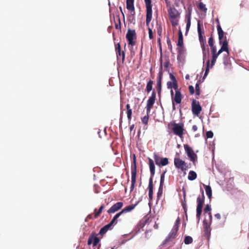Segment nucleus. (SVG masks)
Segmentation results:
<instances>
[{
	"mask_svg": "<svg viewBox=\"0 0 249 249\" xmlns=\"http://www.w3.org/2000/svg\"><path fill=\"white\" fill-rule=\"evenodd\" d=\"M166 172H167V170H165V171H164L163 172V173L161 174V175L160 176V186L163 185L164 181V176H165V174L166 173Z\"/></svg>",
	"mask_w": 249,
	"mask_h": 249,
	"instance_id": "a19ab883",
	"label": "nucleus"
},
{
	"mask_svg": "<svg viewBox=\"0 0 249 249\" xmlns=\"http://www.w3.org/2000/svg\"><path fill=\"white\" fill-rule=\"evenodd\" d=\"M182 207H183V209L184 210L185 213L186 214L187 208V205H186L185 201L184 202L182 203Z\"/></svg>",
	"mask_w": 249,
	"mask_h": 249,
	"instance_id": "6e6d98bb",
	"label": "nucleus"
},
{
	"mask_svg": "<svg viewBox=\"0 0 249 249\" xmlns=\"http://www.w3.org/2000/svg\"><path fill=\"white\" fill-rule=\"evenodd\" d=\"M148 196L150 200L153 198V183L151 178H149L148 185Z\"/></svg>",
	"mask_w": 249,
	"mask_h": 249,
	"instance_id": "5701e85b",
	"label": "nucleus"
},
{
	"mask_svg": "<svg viewBox=\"0 0 249 249\" xmlns=\"http://www.w3.org/2000/svg\"><path fill=\"white\" fill-rule=\"evenodd\" d=\"M131 185L130 187V192H132L135 187L137 177V166H136V159L135 155L133 157V163L131 165Z\"/></svg>",
	"mask_w": 249,
	"mask_h": 249,
	"instance_id": "7ed1b4c3",
	"label": "nucleus"
},
{
	"mask_svg": "<svg viewBox=\"0 0 249 249\" xmlns=\"http://www.w3.org/2000/svg\"><path fill=\"white\" fill-rule=\"evenodd\" d=\"M116 55L118 62L124 63L125 59V53L124 51L116 52Z\"/></svg>",
	"mask_w": 249,
	"mask_h": 249,
	"instance_id": "393cba45",
	"label": "nucleus"
},
{
	"mask_svg": "<svg viewBox=\"0 0 249 249\" xmlns=\"http://www.w3.org/2000/svg\"><path fill=\"white\" fill-rule=\"evenodd\" d=\"M162 190H163V186L160 185L159 191L158 192L157 197L158 198H159L161 196L162 194Z\"/></svg>",
	"mask_w": 249,
	"mask_h": 249,
	"instance_id": "a18cd8bd",
	"label": "nucleus"
},
{
	"mask_svg": "<svg viewBox=\"0 0 249 249\" xmlns=\"http://www.w3.org/2000/svg\"><path fill=\"white\" fill-rule=\"evenodd\" d=\"M180 224V218L179 217L177 219L175 224L174 225V226L173 227V229L176 230V231H178V230L179 226Z\"/></svg>",
	"mask_w": 249,
	"mask_h": 249,
	"instance_id": "79ce46f5",
	"label": "nucleus"
},
{
	"mask_svg": "<svg viewBox=\"0 0 249 249\" xmlns=\"http://www.w3.org/2000/svg\"><path fill=\"white\" fill-rule=\"evenodd\" d=\"M191 105L193 114L198 116L202 110V107L200 105L199 102L194 99Z\"/></svg>",
	"mask_w": 249,
	"mask_h": 249,
	"instance_id": "f8f14e48",
	"label": "nucleus"
},
{
	"mask_svg": "<svg viewBox=\"0 0 249 249\" xmlns=\"http://www.w3.org/2000/svg\"><path fill=\"white\" fill-rule=\"evenodd\" d=\"M149 116L148 114L147 113V115L144 116L143 118H142V121L143 124L145 125L148 124V122L149 120Z\"/></svg>",
	"mask_w": 249,
	"mask_h": 249,
	"instance_id": "ea45409f",
	"label": "nucleus"
},
{
	"mask_svg": "<svg viewBox=\"0 0 249 249\" xmlns=\"http://www.w3.org/2000/svg\"><path fill=\"white\" fill-rule=\"evenodd\" d=\"M170 93H171V99H172L175 95V94H174L173 90L172 89H171Z\"/></svg>",
	"mask_w": 249,
	"mask_h": 249,
	"instance_id": "69168bd1",
	"label": "nucleus"
},
{
	"mask_svg": "<svg viewBox=\"0 0 249 249\" xmlns=\"http://www.w3.org/2000/svg\"><path fill=\"white\" fill-rule=\"evenodd\" d=\"M169 75H170V78L171 79L172 81L177 82V80L176 79L175 76L172 73H170Z\"/></svg>",
	"mask_w": 249,
	"mask_h": 249,
	"instance_id": "13d9d810",
	"label": "nucleus"
},
{
	"mask_svg": "<svg viewBox=\"0 0 249 249\" xmlns=\"http://www.w3.org/2000/svg\"><path fill=\"white\" fill-rule=\"evenodd\" d=\"M197 174L194 171H190L189 172L188 179L190 180H194L196 178Z\"/></svg>",
	"mask_w": 249,
	"mask_h": 249,
	"instance_id": "7c9ffc66",
	"label": "nucleus"
},
{
	"mask_svg": "<svg viewBox=\"0 0 249 249\" xmlns=\"http://www.w3.org/2000/svg\"><path fill=\"white\" fill-rule=\"evenodd\" d=\"M148 164H149L150 174H151L150 178H151L152 181H153V177H154V176L155 175V165H154L153 160L150 158H149Z\"/></svg>",
	"mask_w": 249,
	"mask_h": 249,
	"instance_id": "412c9836",
	"label": "nucleus"
},
{
	"mask_svg": "<svg viewBox=\"0 0 249 249\" xmlns=\"http://www.w3.org/2000/svg\"><path fill=\"white\" fill-rule=\"evenodd\" d=\"M184 242L185 244H189L193 242V238L190 236H185Z\"/></svg>",
	"mask_w": 249,
	"mask_h": 249,
	"instance_id": "58836bf2",
	"label": "nucleus"
},
{
	"mask_svg": "<svg viewBox=\"0 0 249 249\" xmlns=\"http://www.w3.org/2000/svg\"><path fill=\"white\" fill-rule=\"evenodd\" d=\"M157 32H158V34L159 35V36H160L161 35L162 28H161V26L160 25L158 27V28H157Z\"/></svg>",
	"mask_w": 249,
	"mask_h": 249,
	"instance_id": "4d7b16f0",
	"label": "nucleus"
},
{
	"mask_svg": "<svg viewBox=\"0 0 249 249\" xmlns=\"http://www.w3.org/2000/svg\"><path fill=\"white\" fill-rule=\"evenodd\" d=\"M174 165L177 168L180 169L182 171H185L188 168V166L185 161L179 158L174 159Z\"/></svg>",
	"mask_w": 249,
	"mask_h": 249,
	"instance_id": "6e6552de",
	"label": "nucleus"
},
{
	"mask_svg": "<svg viewBox=\"0 0 249 249\" xmlns=\"http://www.w3.org/2000/svg\"><path fill=\"white\" fill-rule=\"evenodd\" d=\"M191 13H189L187 16V21L186 24V33L185 35H186L189 30L190 27L191 26Z\"/></svg>",
	"mask_w": 249,
	"mask_h": 249,
	"instance_id": "c756f323",
	"label": "nucleus"
},
{
	"mask_svg": "<svg viewBox=\"0 0 249 249\" xmlns=\"http://www.w3.org/2000/svg\"><path fill=\"white\" fill-rule=\"evenodd\" d=\"M217 29L218 32L219 44H223L225 39V38H224L225 33L222 30L220 25H217ZM225 37H226V36H225Z\"/></svg>",
	"mask_w": 249,
	"mask_h": 249,
	"instance_id": "6ab92c4d",
	"label": "nucleus"
},
{
	"mask_svg": "<svg viewBox=\"0 0 249 249\" xmlns=\"http://www.w3.org/2000/svg\"><path fill=\"white\" fill-rule=\"evenodd\" d=\"M211 211V206L209 204L206 205V206H205V207L204 209V212L205 213H208L209 217L210 219V221H211L212 219V215Z\"/></svg>",
	"mask_w": 249,
	"mask_h": 249,
	"instance_id": "2f4dec72",
	"label": "nucleus"
},
{
	"mask_svg": "<svg viewBox=\"0 0 249 249\" xmlns=\"http://www.w3.org/2000/svg\"><path fill=\"white\" fill-rule=\"evenodd\" d=\"M146 8V24L148 26L149 37L150 39L153 38L152 30L149 27V24L152 19V10L151 0H144Z\"/></svg>",
	"mask_w": 249,
	"mask_h": 249,
	"instance_id": "f257e3e1",
	"label": "nucleus"
},
{
	"mask_svg": "<svg viewBox=\"0 0 249 249\" xmlns=\"http://www.w3.org/2000/svg\"><path fill=\"white\" fill-rule=\"evenodd\" d=\"M182 98L183 95H182L180 91H176L175 95L172 99V107L173 110H175L176 109L175 103L177 104L181 103Z\"/></svg>",
	"mask_w": 249,
	"mask_h": 249,
	"instance_id": "9d476101",
	"label": "nucleus"
},
{
	"mask_svg": "<svg viewBox=\"0 0 249 249\" xmlns=\"http://www.w3.org/2000/svg\"><path fill=\"white\" fill-rule=\"evenodd\" d=\"M203 26L200 20L197 21V32L198 34L199 40L201 43H206L205 37L203 36L204 33L202 31L201 27Z\"/></svg>",
	"mask_w": 249,
	"mask_h": 249,
	"instance_id": "2eb2a0df",
	"label": "nucleus"
},
{
	"mask_svg": "<svg viewBox=\"0 0 249 249\" xmlns=\"http://www.w3.org/2000/svg\"><path fill=\"white\" fill-rule=\"evenodd\" d=\"M173 88L175 89L176 91H180V89H178V85L177 81L175 82V84H173Z\"/></svg>",
	"mask_w": 249,
	"mask_h": 249,
	"instance_id": "3c124183",
	"label": "nucleus"
},
{
	"mask_svg": "<svg viewBox=\"0 0 249 249\" xmlns=\"http://www.w3.org/2000/svg\"><path fill=\"white\" fill-rule=\"evenodd\" d=\"M192 129L194 131H196L197 130V127L196 125H193Z\"/></svg>",
	"mask_w": 249,
	"mask_h": 249,
	"instance_id": "e2e57ef3",
	"label": "nucleus"
},
{
	"mask_svg": "<svg viewBox=\"0 0 249 249\" xmlns=\"http://www.w3.org/2000/svg\"><path fill=\"white\" fill-rule=\"evenodd\" d=\"M165 2L166 3V5L167 7H170V2L168 0H165Z\"/></svg>",
	"mask_w": 249,
	"mask_h": 249,
	"instance_id": "0e129e2a",
	"label": "nucleus"
},
{
	"mask_svg": "<svg viewBox=\"0 0 249 249\" xmlns=\"http://www.w3.org/2000/svg\"><path fill=\"white\" fill-rule=\"evenodd\" d=\"M154 82L150 79L147 83L145 90L147 93H149L153 89V85Z\"/></svg>",
	"mask_w": 249,
	"mask_h": 249,
	"instance_id": "cd10ccee",
	"label": "nucleus"
},
{
	"mask_svg": "<svg viewBox=\"0 0 249 249\" xmlns=\"http://www.w3.org/2000/svg\"><path fill=\"white\" fill-rule=\"evenodd\" d=\"M175 83V81H168L167 83V88L172 89L173 88V84Z\"/></svg>",
	"mask_w": 249,
	"mask_h": 249,
	"instance_id": "09e8293b",
	"label": "nucleus"
},
{
	"mask_svg": "<svg viewBox=\"0 0 249 249\" xmlns=\"http://www.w3.org/2000/svg\"><path fill=\"white\" fill-rule=\"evenodd\" d=\"M206 65H207V66L206 68L205 73H204V75L202 80H203L205 78V77L207 76V75L209 73V70H210V60H207V61L206 62Z\"/></svg>",
	"mask_w": 249,
	"mask_h": 249,
	"instance_id": "e433bc0d",
	"label": "nucleus"
},
{
	"mask_svg": "<svg viewBox=\"0 0 249 249\" xmlns=\"http://www.w3.org/2000/svg\"><path fill=\"white\" fill-rule=\"evenodd\" d=\"M211 47V52L212 54V59L211 60V67L212 68L213 66L215 64V63L216 60V47L213 46Z\"/></svg>",
	"mask_w": 249,
	"mask_h": 249,
	"instance_id": "4be33fe9",
	"label": "nucleus"
},
{
	"mask_svg": "<svg viewBox=\"0 0 249 249\" xmlns=\"http://www.w3.org/2000/svg\"><path fill=\"white\" fill-rule=\"evenodd\" d=\"M184 147L188 157L193 162L194 164L195 165V162L197 160V155L194 153L192 148L188 144H184Z\"/></svg>",
	"mask_w": 249,
	"mask_h": 249,
	"instance_id": "423d86ee",
	"label": "nucleus"
},
{
	"mask_svg": "<svg viewBox=\"0 0 249 249\" xmlns=\"http://www.w3.org/2000/svg\"><path fill=\"white\" fill-rule=\"evenodd\" d=\"M205 44V43H201L200 44L201 47V48H202V50L203 51V57H205L206 55Z\"/></svg>",
	"mask_w": 249,
	"mask_h": 249,
	"instance_id": "8fccbe9b",
	"label": "nucleus"
},
{
	"mask_svg": "<svg viewBox=\"0 0 249 249\" xmlns=\"http://www.w3.org/2000/svg\"><path fill=\"white\" fill-rule=\"evenodd\" d=\"M162 64L160 66V69L158 73V76L157 77V84H156V89L158 92V94L159 97L160 98L161 94V81L162 79L163 73L162 71Z\"/></svg>",
	"mask_w": 249,
	"mask_h": 249,
	"instance_id": "0eeeda50",
	"label": "nucleus"
},
{
	"mask_svg": "<svg viewBox=\"0 0 249 249\" xmlns=\"http://www.w3.org/2000/svg\"><path fill=\"white\" fill-rule=\"evenodd\" d=\"M105 206L104 205H102L100 206V208L99 209L98 211L96 212V209L94 210V218L96 219L99 217V216L100 215V214L102 213V211L104 209Z\"/></svg>",
	"mask_w": 249,
	"mask_h": 249,
	"instance_id": "c85d7f7f",
	"label": "nucleus"
},
{
	"mask_svg": "<svg viewBox=\"0 0 249 249\" xmlns=\"http://www.w3.org/2000/svg\"><path fill=\"white\" fill-rule=\"evenodd\" d=\"M169 163L168 159L167 158H162L160 165L165 166Z\"/></svg>",
	"mask_w": 249,
	"mask_h": 249,
	"instance_id": "37998d69",
	"label": "nucleus"
},
{
	"mask_svg": "<svg viewBox=\"0 0 249 249\" xmlns=\"http://www.w3.org/2000/svg\"><path fill=\"white\" fill-rule=\"evenodd\" d=\"M198 8L205 13L207 12V9L206 7L205 4L201 2H199L198 4Z\"/></svg>",
	"mask_w": 249,
	"mask_h": 249,
	"instance_id": "4c0bfd02",
	"label": "nucleus"
},
{
	"mask_svg": "<svg viewBox=\"0 0 249 249\" xmlns=\"http://www.w3.org/2000/svg\"><path fill=\"white\" fill-rule=\"evenodd\" d=\"M170 21L173 27H176L178 24L180 13L174 6H170L167 9Z\"/></svg>",
	"mask_w": 249,
	"mask_h": 249,
	"instance_id": "f03ea898",
	"label": "nucleus"
},
{
	"mask_svg": "<svg viewBox=\"0 0 249 249\" xmlns=\"http://www.w3.org/2000/svg\"><path fill=\"white\" fill-rule=\"evenodd\" d=\"M178 231H176V230L173 229L171 232L169 233L166 238L165 239L164 242H168L171 240L175 239L176 236V233Z\"/></svg>",
	"mask_w": 249,
	"mask_h": 249,
	"instance_id": "b1692460",
	"label": "nucleus"
},
{
	"mask_svg": "<svg viewBox=\"0 0 249 249\" xmlns=\"http://www.w3.org/2000/svg\"><path fill=\"white\" fill-rule=\"evenodd\" d=\"M208 43L210 47H213L214 46V41L213 39L212 36H211L209 38L208 40Z\"/></svg>",
	"mask_w": 249,
	"mask_h": 249,
	"instance_id": "de8ad7c7",
	"label": "nucleus"
},
{
	"mask_svg": "<svg viewBox=\"0 0 249 249\" xmlns=\"http://www.w3.org/2000/svg\"><path fill=\"white\" fill-rule=\"evenodd\" d=\"M99 242V239L98 237H96L94 233L91 234V235L89 238L88 241V245H90L92 243L93 244V246L95 247L96 246L97 244Z\"/></svg>",
	"mask_w": 249,
	"mask_h": 249,
	"instance_id": "aec40b11",
	"label": "nucleus"
},
{
	"mask_svg": "<svg viewBox=\"0 0 249 249\" xmlns=\"http://www.w3.org/2000/svg\"><path fill=\"white\" fill-rule=\"evenodd\" d=\"M158 43L159 45L160 46V48L161 49V43H160V38L158 39Z\"/></svg>",
	"mask_w": 249,
	"mask_h": 249,
	"instance_id": "338daca9",
	"label": "nucleus"
},
{
	"mask_svg": "<svg viewBox=\"0 0 249 249\" xmlns=\"http://www.w3.org/2000/svg\"><path fill=\"white\" fill-rule=\"evenodd\" d=\"M124 204L122 202H118L114 204L110 208H109L107 213L109 214L113 213L118 211L123 207Z\"/></svg>",
	"mask_w": 249,
	"mask_h": 249,
	"instance_id": "dca6fc26",
	"label": "nucleus"
},
{
	"mask_svg": "<svg viewBox=\"0 0 249 249\" xmlns=\"http://www.w3.org/2000/svg\"><path fill=\"white\" fill-rule=\"evenodd\" d=\"M221 45V47L220 50L216 53V58L218 55L221 54L223 52L225 51L227 53V56L230 55V52L228 47V42L227 40V38L225 37V41L223 42V44H220Z\"/></svg>",
	"mask_w": 249,
	"mask_h": 249,
	"instance_id": "4468645a",
	"label": "nucleus"
},
{
	"mask_svg": "<svg viewBox=\"0 0 249 249\" xmlns=\"http://www.w3.org/2000/svg\"><path fill=\"white\" fill-rule=\"evenodd\" d=\"M122 220L121 219H117L114 216L109 223L105 225L100 229L99 233L101 234H105L108 230L110 229L111 226L116 225L118 221L120 222Z\"/></svg>",
	"mask_w": 249,
	"mask_h": 249,
	"instance_id": "1a4fd4ad",
	"label": "nucleus"
},
{
	"mask_svg": "<svg viewBox=\"0 0 249 249\" xmlns=\"http://www.w3.org/2000/svg\"><path fill=\"white\" fill-rule=\"evenodd\" d=\"M205 196L204 192L202 190V196H199L196 199L197 207H196V218L199 220L200 216L201 215L203 206L204 203Z\"/></svg>",
	"mask_w": 249,
	"mask_h": 249,
	"instance_id": "20e7f679",
	"label": "nucleus"
},
{
	"mask_svg": "<svg viewBox=\"0 0 249 249\" xmlns=\"http://www.w3.org/2000/svg\"><path fill=\"white\" fill-rule=\"evenodd\" d=\"M115 51H116V52H120L121 51V45L120 44V43H118L117 44H116L115 45Z\"/></svg>",
	"mask_w": 249,
	"mask_h": 249,
	"instance_id": "5fc2aeb1",
	"label": "nucleus"
},
{
	"mask_svg": "<svg viewBox=\"0 0 249 249\" xmlns=\"http://www.w3.org/2000/svg\"><path fill=\"white\" fill-rule=\"evenodd\" d=\"M183 124H174L172 128V131L174 133L182 138L183 135Z\"/></svg>",
	"mask_w": 249,
	"mask_h": 249,
	"instance_id": "9b49d317",
	"label": "nucleus"
},
{
	"mask_svg": "<svg viewBox=\"0 0 249 249\" xmlns=\"http://www.w3.org/2000/svg\"><path fill=\"white\" fill-rule=\"evenodd\" d=\"M177 46H183V38L182 32L180 30L178 31V38Z\"/></svg>",
	"mask_w": 249,
	"mask_h": 249,
	"instance_id": "bb28decb",
	"label": "nucleus"
},
{
	"mask_svg": "<svg viewBox=\"0 0 249 249\" xmlns=\"http://www.w3.org/2000/svg\"><path fill=\"white\" fill-rule=\"evenodd\" d=\"M154 159L156 164L158 166H160V163L162 160V158H160V156L156 154H154Z\"/></svg>",
	"mask_w": 249,
	"mask_h": 249,
	"instance_id": "f704fd0d",
	"label": "nucleus"
},
{
	"mask_svg": "<svg viewBox=\"0 0 249 249\" xmlns=\"http://www.w3.org/2000/svg\"><path fill=\"white\" fill-rule=\"evenodd\" d=\"M207 138H212L213 136V133L212 131H207L206 133Z\"/></svg>",
	"mask_w": 249,
	"mask_h": 249,
	"instance_id": "49530a36",
	"label": "nucleus"
},
{
	"mask_svg": "<svg viewBox=\"0 0 249 249\" xmlns=\"http://www.w3.org/2000/svg\"><path fill=\"white\" fill-rule=\"evenodd\" d=\"M134 0H126V8L131 11V16L134 18L135 15V8L134 6Z\"/></svg>",
	"mask_w": 249,
	"mask_h": 249,
	"instance_id": "a211bd4d",
	"label": "nucleus"
},
{
	"mask_svg": "<svg viewBox=\"0 0 249 249\" xmlns=\"http://www.w3.org/2000/svg\"><path fill=\"white\" fill-rule=\"evenodd\" d=\"M167 44H168V46L169 50L171 52H172V46L171 41H170V40L169 38L167 40Z\"/></svg>",
	"mask_w": 249,
	"mask_h": 249,
	"instance_id": "603ef678",
	"label": "nucleus"
},
{
	"mask_svg": "<svg viewBox=\"0 0 249 249\" xmlns=\"http://www.w3.org/2000/svg\"><path fill=\"white\" fill-rule=\"evenodd\" d=\"M169 63L170 62L168 60L166 61L164 64V67L166 68H168L169 67Z\"/></svg>",
	"mask_w": 249,
	"mask_h": 249,
	"instance_id": "052dcab7",
	"label": "nucleus"
},
{
	"mask_svg": "<svg viewBox=\"0 0 249 249\" xmlns=\"http://www.w3.org/2000/svg\"><path fill=\"white\" fill-rule=\"evenodd\" d=\"M178 52V58L180 55L183 54L185 53V49L183 46H178L177 49Z\"/></svg>",
	"mask_w": 249,
	"mask_h": 249,
	"instance_id": "473e14b6",
	"label": "nucleus"
},
{
	"mask_svg": "<svg viewBox=\"0 0 249 249\" xmlns=\"http://www.w3.org/2000/svg\"><path fill=\"white\" fill-rule=\"evenodd\" d=\"M205 189L206 193L210 199H211L212 196V191L210 186L203 185Z\"/></svg>",
	"mask_w": 249,
	"mask_h": 249,
	"instance_id": "a878e982",
	"label": "nucleus"
},
{
	"mask_svg": "<svg viewBox=\"0 0 249 249\" xmlns=\"http://www.w3.org/2000/svg\"><path fill=\"white\" fill-rule=\"evenodd\" d=\"M136 204L130 205L125 207L124 209L121 210L120 212L116 213L114 216L117 219H119V217L124 213L129 212L133 210L136 207Z\"/></svg>",
	"mask_w": 249,
	"mask_h": 249,
	"instance_id": "f3484780",
	"label": "nucleus"
},
{
	"mask_svg": "<svg viewBox=\"0 0 249 249\" xmlns=\"http://www.w3.org/2000/svg\"><path fill=\"white\" fill-rule=\"evenodd\" d=\"M126 107L127 109V116L128 119L130 120L131 119L132 116V109L130 108V105L128 104L126 105Z\"/></svg>",
	"mask_w": 249,
	"mask_h": 249,
	"instance_id": "72a5a7b5",
	"label": "nucleus"
},
{
	"mask_svg": "<svg viewBox=\"0 0 249 249\" xmlns=\"http://www.w3.org/2000/svg\"><path fill=\"white\" fill-rule=\"evenodd\" d=\"M156 99V93L155 90L154 89L152 91L151 95L149 97L147 101L146 109L147 114H149L153 107Z\"/></svg>",
	"mask_w": 249,
	"mask_h": 249,
	"instance_id": "39448f33",
	"label": "nucleus"
},
{
	"mask_svg": "<svg viewBox=\"0 0 249 249\" xmlns=\"http://www.w3.org/2000/svg\"><path fill=\"white\" fill-rule=\"evenodd\" d=\"M206 65H207V66L206 68L205 73H204V75L202 80H203L205 78V77L207 76V75L209 73V70H210V60H207V61L206 62Z\"/></svg>",
	"mask_w": 249,
	"mask_h": 249,
	"instance_id": "c9c22d12",
	"label": "nucleus"
},
{
	"mask_svg": "<svg viewBox=\"0 0 249 249\" xmlns=\"http://www.w3.org/2000/svg\"><path fill=\"white\" fill-rule=\"evenodd\" d=\"M214 217H215V218H216L218 220H219V219H221V215L219 213H216L214 215Z\"/></svg>",
	"mask_w": 249,
	"mask_h": 249,
	"instance_id": "bf43d9fd",
	"label": "nucleus"
},
{
	"mask_svg": "<svg viewBox=\"0 0 249 249\" xmlns=\"http://www.w3.org/2000/svg\"><path fill=\"white\" fill-rule=\"evenodd\" d=\"M196 94L197 96H199L200 94V87L198 82L196 84Z\"/></svg>",
	"mask_w": 249,
	"mask_h": 249,
	"instance_id": "c03bdc74",
	"label": "nucleus"
},
{
	"mask_svg": "<svg viewBox=\"0 0 249 249\" xmlns=\"http://www.w3.org/2000/svg\"><path fill=\"white\" fill-rule=\"evenodd\" d=\"M92 218V214H89L87 216V217L86 219V221H88L89 219H91Z\"/></svg>",
	"mask_w": 249,
	"mask_h": 249,
	"instance_id": "680f3d73",
	"label": "nucleus"
},
{
	"mask_svg": "<svg viewBox=\"0 0 249 249\" xmlns=\"http://www.w3.org/2000/svg\"><path fill=\"white\" fill-rule=\"evenodd\" d=\"M189 90L191 94H193L195 92V89L193 86L190 85L189 86Z\"/></svg>",
	"mask_w": 249,
	"mask_h": 249,
	"instance_id": "864d4df0",
	"label": "nucleus"
},
{
	"mask_svg": "<svg viewBox=\"0 0 249 249\" xmlns=\"http://www.w3.org/2000/svg\"><path fill=\"white\" fill-rule=\"evenodd\" d=\"M134 124H132V125L130 126V129L131 131L134 128Z\"/></svg>",
	"mask_w": 249,
	"mask_h": 249,
	"instance_id": "774afa93",
	"label": "nucleus"
},
{
	"mask_svg": "<svg viewBox=\"0 0 249 249\" xmlns=\"http://www.w3.org/2000/svg\"><path fill=\"white\" fill-rule=\"evenodd\" d=\"M136 38V33L135 30L128 29L126 35V38L128 41V44L134 46L135 44V41H133V38Z\"/></svg>",
	"mask_w": 249,
	"mask_h": 249,
	"instance_id": "ddd939ff",
	"label": "nucleus"
}]
</instances>
